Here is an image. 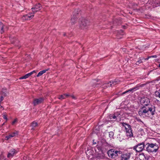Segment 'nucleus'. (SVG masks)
Listing matches in <instances>:
<instances>
[{
  "label": "nucleus",
  "mask_w": 160,
  "mask_h": 160,
  "mask_svg": "<svg viewBox=\"0 0 160 160\" xmlns=\"http://www.w3.org/2000/svg\"><path fill=\"white\" fill-rule=\"evenodd\" d=\"M154 111L155 109L153 108V107L151 105H148L146 107L143 106L139 109L138 114L139 115L141 116L143 114L148 113L149 112L150 113L153 115L154 114Z\"/></svg>",
  "instance_id": "nucleus-1"
},
{
  "label": "nucleus",
  "mask_w": 160,
  "mask_h": 160,
  "mask_svg": "<svg viewBox=\"0 0 160 160\" xmlns=\"http://www.w3.org/2000/svg\"><path fill=\"white\" fill-rule=\"evenodd\" d=\"M147 151L149 152H156L159 148L158 145L156 143H148Z\"/></svg>",
  "instance_id": "nucleus-2"
},
{
  "label": "nucleus",
  "mask_w": 160,
  "mask_h": 160,
  "mask_svg": "<svg viewBox=\"0 0 160 160\" xmlns=\"http://www.w3.org/2000/svg\"><path fill=\"white\" fill-rule=\"evenodd\" d=\"M121 124L125 128L127 136L129 137H132L133 134L131 126L125 122H122Z\"/></svg>",
  "instance_id": "nucleus-3"
},
{
  "label": "nucleus",
  "mask_w": 160,
  "mask_h": 160,
  "mask_svg": "<svg viewBox=\"0 0 160 160\" xmlns=\"http://www.w3.org/2000/svg\"><path fill=\"white\" fill-rule=\"evenodd\" d=\"M121 152H122L121 151H118L112 149L108 150V151L107 153L109 158L114 159L118 155V154H121Z\"/></svg>",
  "instance_id": "nucleus-4"
},
{
  "label": "nucleus",
  "mask_w": 160,
  "mask_h": 160,
  "mask_svg": "<svg viewBox=\"0 0 160 160\" xmlns=\"http://www.w3.org/2000/svg\"><path fill=\"white\" fill-rule=\"evenodd\" d=\"M89 25V22L83 18L79 22V26L81 29H87L88 26Z\"/></svg>",
  "instance_id": "nucleus-5"
},
{
  "label": "nucleus",
  "mask_w": 160,
  "mask_h": 160,
  "mask_svg": "<svg viewBox=\"0 0 160 160\" xmlns=\"http://www.w3.org/2000/svg\"><path fill=\"white\" fill-rule=\"evenodd\" d=\"M145 147V143L144 142L138 143L133 147V149L137 152H141L144 149Z\"/></svg>",
  "instance_id": "nucleus-6"
},
{
  "label": "nucleus",
  "mask_w": 160,
  "mask_h": 160,
  "mask_svg": "<svg viewBox=\"0 0 160 160\" xmlns=\"http://www.w3.org/2000/svg\"><path fill=\"white\" fill-rule=\"evenodd\" d=\"M80 10L79 9L75 10L73 12V15L71 19V22L72 24L75 23L77 19V15L80 12Z\"/></svg>",
  "instance_id": "nucleus-7"
},
{
  "label": "nucleus",
  "mask_w": 160,
  "mask_h": 160,
  "mask_svg": "<svg viewBox=\"0 0 160 160\" xmlns=\"http://www.w3.org/2000/svg\"><path fill=\"white\" fill-rule=\"evenodd\" d=\"M32 12L23 16L22 18V19L23 20H28L32 19L33 17L34 13H35V12H34L33 10H32Z\"/></svg>",
  "instance_id": "nucleus-8"
},
{
  "label": "nucleus",
  "mask_w": 160,
  "mask_h": 160,
  "mask_svg": "<svg viewBox=\"0 0 160 160\" xmlns=\"http://www.w3.org/2000/svg\"><path fill=\"white\" fill-rule=\"evenodd\" d=\"M140 103L144 106H148L150 102L149 99L146 97H143L140 100Z\"/></svg>",
  "instance_id": "nucleus-9"
},
{
  "label": "nucleus",
  "mask_w": 160,
  "mask_h": 160,
  "mask_svg": "<svg viewBox=\"0 0 160 160\" xmlns=\"http://www.w3.org/2000/svg\"><path fill=\"white\" fill-rule=\"evenodd\" d=\"M131 157V154L129 153H123L121 156V160H128Z\"/></svg>",
  "instance_id": "nucleus-10"
},
{
  "label": "nucleus",
  "mask_w": 160,
  "mask_h": 160,
  "mask_svg": "<svg viewBox=\"0 0 160 160\" xmlns=\"http://www.w3.org/2000/svg\"><path fill=\"white\" fill-rule=\"evenodd\" d=\"M41 5L39 3H38L36 4L31 9L32 10H33L34 12H35V13L38 12L39 10H40L41 8Z\"/></svg>",
  "instance_id": "nucleus-11"
},
{
  "label": "nucleus",
  "mask_w": 160,
  "mask_h": 160,
  "mask_svg": "<svg viewBox=\"0 0 160 160\" xmlns=\"http://www.w3.org/2000/svg\"><path fill=\"white\" fill-rule=\"evenodd\" d=\"M43 99L42 98L35 99H34L33 102L34 105L36 106L38 104L41 103L43 102Z\"/></svg>",
  "instance_id": "nucleus-12"
},
{
  "label": "nucleus",
  "mask_w": 160,
  "mask_h": 160,
  "mask_svg": "<svg viewBox=\"0 0 160 160\" xmlns=\"http://www.w3.org/2000/svg\"><path fill=\"white\" fill-rule=\"evenodd\" d=\"M17 152L16 150L14 149H11L8 155V157L9 158H12L15 153Z\"/></svg>",
  "instance_id": "nucleus-13"
},
{
  "label": "nucleus",
  "mask_w": 160,
  "mask_h": 160,
  "mask_svg": "<svg viewBox=\"0 0 160 160\" xmlns=\"http://www.w3.org/2000/svg\"><path fill=\"white\" fill-rule=\"evenodd\" d=\"M137 88L136 87H134L133 88H132L131 89H129L128 90L126 91L123 92L122 93V94H124L128 92H133L134 91H135L136 90V88Z\"/></svg>",
  "instance_id": "nucleus-14"
},
{
  "label": "nucleus",
  "mask_w": 160,
  "mask_h": 160,
  "mask_svg": "<svg viewBox=\"0 0 160 160\" xmlns=\"http://www.w3.org/2000/svg\"><path fill=\"white\" fill-rule=\"evenodd\" d=\"M115 82H108V83H107L106 84H105L103 85H104V87L105 88L106 87H111V86H112V84H114V83H115Z\"/></svg>",
  "instance_id": "nucleus-15"
},
{
  "label": "nucleus",
  "mask_w": 160,
  "mask_h": 160,
  "mask_svg": "<svg viewBox=\"0 0 160 160\" xmlns=\"http://www.w3.org/2000/svg\"><path fill=\"white\" fill-rule=\"evenodd\" d=\"M31 125V126L32 127L31 129L34 130V128L37 127L38 125V124L36 122L33 121Z\"/></svg>",
  "instance_id": "nucleus-16"
},
{
  "label": "nucleus",
  "mask_w": 160,
  "mask_h": 160,
  "mask_svg": "<svg viewBox=\"0 0 160 160\" xmlns=\"http://www.w3.org/2000/svg\"><path fill=\"white\" fill-rule=\"evenodd\" d=\"M48 71V70H44L40 71L38 74L37 75V77H39L42 75L43 73L46 72Z\"/></svg>",
  "instance_id": "nucleus-17"
},
{
  "label": "nucleus",
  "mask_w": 160,
  "mask_h": 160,
  "mask_svg": "<svg viewBox=\"0 0 160 160\" xmlns=\"http://www.w3.org/2000/svg\"><path fill=\"white\" fill-rule=\"evenodd\" d=\"M31 73H28L25 75L24 76H23L19 78L20 79H25L27 78H28V77H29V76H30L31 75Z\"/></svg>",
  "instance_id": "nucleus-18"
},
{
  "label": "nucleus",
  "mask_w": 160,
  "mask_h": 160,
  "mask_svg": "<svg viewBox=\"0 0 160 160\" xmlns=\"http://www.w3.org/2000/svg\"><path fill=\"white\" fill-rule=\"evenodd\" d=\"M4 25L2 23L0 22V33H2L4 31L3 29Z\"/></svg>",
  "instance_id": "nucleus-19"
},
{
  "label": "nucleus",
  "mask_w": 160,
  "mask_h": 160,
  "mask_svg": "<svg viewBox=\"0 0 160 160\" xmlns=\"http://www.w3.org/2000/svg\"><path fill=\"white\" fill-rule=\"evenodd\" d=\"M155 95L156 97L160 98V89L155 92Z\"/></svg>",
  "instance_id": "nucleus-20"
},
{
  "label": "nucleus",
  "mask_w": 160,
  "mask_h": 160,
  "mask_svg": "<svg viewBox=\"0 0 160 160\" xmlns=\"http://www.w3.org/2000/svg\"><path fill=\"white\" fill-rule=\"evenodd\" d=\"M109 118L111 120H115L116 118V117L114 115H110Z\"/></svg>",
  "instance_id": "nucleus-21"
},
{
  "label": "nucleus",
  "mask_w": 160,
  "mask_h": 160,
  "mask_svg": "<svg viewBox=\"0 0 160 160\" xmlns=\"http://www.w3.org/2000/svg\"><path fill=\"white\" fill-rule=\"evenodd\" d=\"M18 134V132H14L12 133L11 134L9 135V136L11 138L15 136H16V135H17Z\"/></svg>",
  "instance_id": "nucleus-22"
},
{
  "label": "nucleus",
  "mask_w": 160,
  "mask_h": 160,
  "mask_svg": "<svg viewBox=\"0 0 160 160\" xmlns=\"http://www.w3.org/2000/svg\"><path fill=\"white\" fill-rule=\"evenodd\" d=\"M58 98L59 99H60V100H62L63 99H64L65 98V97L64 95V94H63V95H62L61 96H60Z\"/></svg>",
  "instance_id": "nucleus-23"
},
{
  "label": "nucleus",
  "mask_w": 160,
  "mask_h": 160,
  "mask_svg": "<svg viewBox=\"0 0 160 160\" xmlns=\"http://www.w3.org/2000/svg\"><path fill=\"white\" fill-rule=\"evenodd\" d=\"M114 132H110L109 133V137L111 138H112L114 135Z\"/></svg>",
  "instance_id": "nucleus-24"
},
{
  "label": "nucleus",
  "mask_w": 160,
  "mask_h": 160,
  "mask_svg": "<svg viewBox=\"0 0 160 160\" xmlns=\"http://www.w3.org/2000/svg\"><path fill=\"white\" fill-rule=\"evenodd\" d=\"M18 121V120L17 118L15 119L12 122V124L13 125L16 122Z\"/></svg>",
  "instance_id": "nucleus-25"
},
{
  "label": "nucleus",
  "mask_w": 160,
  "mask_h": 160,
  "mask_svg": "<svg viewBox=\"0 0 160 160\" xmlns=\"http://www.w3.org/2000/svg\"><path fill=\"white\" fill-rule=\"evenodd\" d=\"M142 62V60H139L138 61H137L136 62V64L137 65H138L140 63H141Z\"/></svg>",
  "instance_id": "nucleus-26"
},
{
  "label": "nucleus",
  "mask_w": 160,
  "mask_h": 160,
  "mask_svg": "<svg viewBox=\"0 0 160 160\" xmlns=\"http://www.w3.org/2000/svg\"><path fill=\"white\" fill-rule=\"evenodd\" d=\"M10 138H11L10 136L9 135L8 136H6L5 137V139H6V140H8Z\"/></svg>",
  "instance_id": "nucleus-27"
},
{
  "label": "nucleus",
  "mask_w": 160,
  "mask_h": 160,
  "mask_svg": "<svg viewBox=\"0 0 160 160\" xmlns=\"http://www.w3.org/2000/svg\"><path fill=\"white\" fill-rule=\"evenodd\" d=\"M10 138H11L10 136L9 135L8 136H6L5 137V139H6V140H8Z\"/></svg>",
  "instance_id": "nucleus-28"
},
{
  "label": "nucleus",
  "mask_w": 160,
  "mask_h": 160,
  "mask_svg": "<svg viewBox=\"0 0 160 160\" xmlns=\"http://www.w3.org/2000/svg\"><path fill=\"white\" fill-rule=\"evenodd\" d=\"M64 94L65 97V98H68L69 97H70V95H69L68 94Z\"/></svg>",
  "instance_id": "nucleus-29"
},
{
  "label": "nucleus",
  "mask_w": 160,
  "mask_h": 160,
  "mask_svg": "<svg viewBox=\"0 0 160 160\" xmlns=\"http://www.w3.org/2000/svg\"><path fill=\"white\" fill-rule=\"evenodd\" d=\"M3 117L4 119L7 120V116L5 115H3Z\"/></svg>",
  "instance_id": "nucleus-30"
},
{
  "label": "nucleus",
  "mask_w": 160,
  "mask_h": 160,
  "mask_svg": "<svg viewBox=\"0 0 160 160\" xmlns=\"http://www.w3.org/2000/svg\"><path fill=\"white\" fill-rule=\"evenodd\" d=\"M150 159H151V160H154V159L153 158H152L151 157H149L147 159V160H150Z\"/></svg>",
  "instance_id": "nucleus-31"
},
{
  "label": "nucleus",
  "mask_w": 160,
  "mask_h": 160,
  "mask_svg": "<svg viewBox=\"0 0 160 160\" xmlns=\"http://www.w3.org/2000/svg\"><path fill=\"white\" fill-rule=\"evenodd\" d=\"M70 97L73 99H76V97L73 95L70 96Z\"/></svg>",
  "instance_id": "nucleus-32"
},
{
  "label": "nucleus",
  "mask_w": 160,
  "mask_h": 160,
  "mask_svg": "<svg viewBox=\"0 0 160 160\" xmlns=\"http://www.w3.org/2000/svg\"><path fill=\"white\" fill-rule=\"evenodd\" d=\"M36 72H35V71H32V72H30V73H31V75L34 73H35Z\"/></svg>",
  "instance_id": "nucleus-33"
},
{
  "label": "nucleus",
  "mask_w": 160,
  "mask_h": 160,
  "mask_svg": "<svg viewBox=\"0 0 160 160\" xmlns=\"http://www.w3.org/2000/svg\"><path fill=\"white\" fill-rule=\"evenodd\" d=\"M152 57L153 58H156L157 56H156V55H154V56H152Z\"/></svg>",
  "instance_id": "nucleus-34"
},
{
  "label": "nucleus",
  "mask_w": 160,
  "mask_h": 160,
  "mask_svg": "<svg viewBox=\"0 0 160 160\" xmlns=\"http://www.w3.org/2000/svg\"><path fill=\"white\" fill-rule=\"evenodd\" d=\"M98 157L99 158H102V157H101L100 156H98Z\"/></svg>",
  "instance_id": "nucleus-35"
},
{
  "label": "nucleus",
  "mask_w": 160,
  "mask_h": 160,
  "mask_svg": "<svg viewBox=\"0 0 160 160\" xmlns=\"http://www.w3.org/2000/svg\"><path fill=\"white\" fill-rule=\"evenodd\" d=\"M136 160H142L141 159H140V158H138Z\"/></svg>",
  "instance_id": "nucleus-36"
},
{
  "label": "nucleus",
  "mask_w": 160,
  "mask_h": 160,
  "mask_svg": "<svg viewBox=\"0 0 160 160\" xmlns=\"http://www.w3.org/2000/svg\"><path fill=\"white\" fill-rule=\"evenodd\" d=\"M120 32L122 33H123L122 31H121Z\"/></svg>",
  "instance_id": "nucleus-37"
},
{
  "label": "nucleus",
  "mask_w": 160,
  "mask_h": 160,
  "mask_svg": "<svg viewBox=\"0 0 160 160\" xmlns=\"http://www.w3.org/2000/svg\"><path fill=\"white\" fill-rule=\"evenodd\" d=\"M3 160H7L6 159H4Z\"/></svg>",
  "instance_id": "nucleus-38"
},
{
  "label": "nucleus",
  "mask_w": 160,
  "mask_h": 160,
  "mask_svg": "<svg viewBox=\"0 0 160 160\" xmlns=\"http://www.w3.org/2000/svg\"><path fill=\"white\" fill-rule=\"evenodd\" d=\"M159 67H160V64H159Z\"/></svg>",
  "instance_id": "nucleus-39"
}]
</instances>
